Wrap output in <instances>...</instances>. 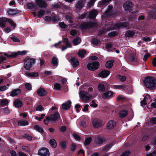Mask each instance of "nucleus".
<instances>
[{"label": "nucleus", "mask_w": 156, "mask_h": 156, "mask_svg": "<svg viewBox=\"0 0 156 156\" xmlns=\"http://www.w3.org/2000/svg\"><path fill=\"white\" fill-rule=\"evenodd\" d=\"M111 25L110 24H107V26L109 25V27L100 31V34H104L107 31L111 30L113 29H118L121 27H126L129 29L130 28L129 23L127 22L118 23L115 24L113 27L112 26V24Z\"/></svg>", "instance_id": "obj_1"}, {"label": "nucleus", "mask_w": 156, "mask_h": 156, "mask_svg": "<svg viewBox=\"0 0 156 156\" xmlns=\"http://www.w3.org/2000/svg\"><path fill=\"white\" fill-rule=\"evenodd\" d=\"M144 83L145 87L150 89L156 87V80L153 77L148 76L146 78Z\"/></svg>", "instance_id": "obj_2"}, {"label": "nucleus", "mask_w": 156, "mask_h": 156, "mask_svg": "<svg viewBox=\"0 0 156 156\" xmlns=\"http://www.w3.org/2000/svg\"><path fill=\"white\" fill-rule=\"evenodd\" d=\"M79 96L81 98L82 101L85 103L88 102L91 99L94 98L93 95L88 93L84 90H81L79 92ZM95 96L94 97H95Z\"/></svg>", "instance_id": "obj_3"}, {"label": "nucleus", "mask_w": 156, "mask_h": 156, "mask_svg": "<svg viewBox=\"0 0 156 156\" xmlns=\"http://www.w3.org/2000/svg\"><path fill=\"white\" fill-rule=\"evenodd\" d=\"M60 118L59 113L58 112H55L51 114L50 117L47 116L46 119L44 120V122L45 124L47 125L48 124L49 121H50L57 122L58 121Z\"/></svg>", "instance_id": "obj_4"}, {"label": "nucleus", "mask_w": 156, "mask_h": 156, "mask_svg": "<svg viewBox=\"0 0 156 156\" xmlns=\"http://www.w3.org/2000/svg\"><path fill=\"white\" fill-rule=\"evenodd\" d=\"M97 26L96 22H85L81 23L79 26V27L81 30H85Z\"/></svg>", "instance_id": "obj_5"}, {"label": "nucleus", "mask_w": 156, "mask_h": 156, "mask_svg": "<svg viewBox=\"0 0 156 156\" xmlns=\"http://www.w3.org/2000/svg\"><path fill=\"white\" fill-rule=\"evenodd\" d=\"M35 61L34 58H26L24 60L23 67L25 69L27 70H30L32 67V65Z\"/></svg>", "instance_id": "obj_6"}, {"label": "nucleus", "mask_w": 156, "mask_h": 156, "mask_svg": "<svg viewBox=\"0 0 156 156\" xmlns=\"http://www.w3.org/2000/svg\"><path fill=\"white\" fill-rule=\"evenodd\" d=\"M99 67V63L97 62H90L87 65V67L89 70L94 71L97 69Z\"/></svg>", "instance_id": "obj_7"}, {"label": "nucleus", "mask_w": 156, "mask_h": 156, "mask_svg": "<svg viewBox=\"0 0 156 156\" xmlns=\"http://www.w3.org/2000/svg\"><path fill=\"white\" fill-rule=\"evenodd\" d=\"M38 154L40 156H49L50 153L48 149L42 147L39 150Z\"/></svg>", "instance_id": "obj_8"}, {"label": "nucleus", "mask_w": 156, "mask_h": 156, "mask_svg": "<svg viewBox=\"0 0 156 156\" xmlns=\"http://www.w3.org/2000/svg\"><path fill=\"white\" fill-rule=\"evenodd\" d=\"M123 7L126 12H130L133 7V3L127 1L123 5Z\"/></svg>", "instance_id": "obj_9"}, {"label": "nucleus", "mask_w": 156, "mask_h": 156, "mask_svg": "<svg viewBox=\"0 0 156 156\" xmlns=\"http://www.w3.org/2000/svg\"><path fill=\"white\" fill-rule=\"evenodd\" d=\"M92 123L93 126L95 128H99L102 126L101 121L98 119L92 120Z\"/></svg>", "instance_id": "obj_10"}, {"label": "nucleus", "mask_w": 156, "mask_h": 156, "mask_svg": "<svg viewBox=\"0 0 156 156\" xmlns=\"http://www.w3.org/2000/svg\"><path fill=\"white\" fill-rule=\"evenodd\" d=\"M113 8V7L111 5H109L108 6V9L105 12L104 15L105 16H113L115 15V14L112 10Z\"/></svg>", "instance_id": "obj_11"}, {"label": "nucleus", "mask_w": 156, "mask_h": 156, "mask_svg": "<svg viewBox=\"0 0 156 156\" xmlns=\"http://www.w3.org/2000/svg\"><path fill=\"white\" fill-rule=\"evenodd\" d=\"M36 4L40 8H46L47 6V3L45 1L43 0H36Z\"/></svg>", "instance_id": "obj_12"}, {"label": "nucleus", "mask_w": 156, "mask_h": 156, "mask_svg": "<svg viewBox=\"0 0 156 156\" xmlns=\"http://www.w3.org/2000/svg\"><path fill=\"white\" fill-rule=\"evenodd\" d=\"M37 93L38 95L41 97L45 96L47 94V91L44 88L41 87L37 90Z\"/></svg>", "instance_id": "obj_13"}, {"label": "nucleus", "mask_w": 156, "mask_h": 156, "mask_svg": "<svg viewBox=\"0 0 156 156\" xmlns=\"http://www.w3.org/2000/svg\"><path fill=\"white\" fill-rule=\"evenodd\" d=\"M98 13L97 11L95 9H93L89 12L88 15V17L90 19H94Z\"/></svg>", "instance_id": "obj_14"}, {"label": "nucleus", "mask_w": 156, "mask_h": 156, "mask_svg": "<svg viewBox=\"0 0 156 156\" xmlns=\"http://www.w3.org/2000/svg\"><path fill=\"white\" fill-rule=\"evenodd\" d=\"M71 102L69 100L62 105V108L63 109L67 110L69 109L71 106Z\"/></svg>", "instance_id": "obj_15"}, {"label": "nucleus", "mask_w": 156, "mask_h": 156, "mask_svg": "<svg viewBox=\"0 0 156 156\" xmlns=\"http://www.w3.org/2000/svg\"><path fill=\"white\" fill-rule=\"evenodd\" d=\"M71 63L73 67H76L79 64L78 61L76 58L72 57L70 59Z\"/></svg>", "instance_id": "obj_16"}, {"label": "nucleus", "mask_w": 156, "mask_h": 156, "mask_svg": "<svg viewBox=\"0 0 156 156\" xmlns=\"http://www.w3.org/2000/svg\"><path fill=\"white\" fill-rule=\"evenodd\" d=\"M116 123L115 121L111 120L107 124V128L108 129H113L116 126Z\"/></svg>", "instance_id": "obj_17"}, {"label": "nucleus", "mask_w": 156, "mask_h": 156, "mask_svg": "<svg viewBox=\"0 0 156 156\" xmlns=\"http://www.w3.org/2000/svg\"><path fill=\"white\" fill-rule=\"evenodd\" d=\"M25 74L27 76L30 77H35L39 76V73L37 72H27Z\"/></svg>", "instance_id": "obj_18"}, {"label": "nucleus", "mask_w": 156, "mask_h": 156, "mask_svg": "<svg viewBox=\"0 0 156 156\" xmlns=\"http://www.w3.org/2000/svg\"><path fill=\"white\" fill-rule=\"evenodd\" d=\"M110 73V72L107 70H103L101 71L99 74V76L102 78L107 77Z\"/></svg>", "instance_id": "obj_19"}, {"label": "nucleus", "mask_w": 156, "mask_h": 156, "mask_svg": "<svg viewBox=\"0 0 156 156\" xmlns=\"http://www.w3.org/2000/svg\"><path fill=\"white\" fill-rule=\"evenodd\" d=\"M113 94V93L112 91H108L103 94L102 95V98L106 99L111 97Z\"/></svg>", "instance_id": "obj_20"}, {"label": "nucleus", "mask_w": 156, "mask_h": 156, "mask_svg": "<svg viewBox=\"0 0 156 156\" xmlns=\"http://www.w3.org/2000/svg\"><path fill=\"white\" fill-rule=\"evenodd\" d=\"M6 22H7V18H0V27L2 28L5 27L6 26L5 23Z\"/></svg>", "instance_id": "obj_21"}, {"label": "nucleus", "mask_w": 156, "mask_h": 156, "mask_svg": "<svg viewBox=\"0 0 156 156\" xmlns=\"http://www.w3.org/2000/svg\"><path fill=\"white\" fill-rule=\"evenodd\" d=\"M135 34V32L131 30H127L126 33L125 37H132Z\"/></svg>", "instance_id": "obj_22"}, {"label": "nucleus", "mask_w": 156, "mask_h": 156, "mask_svg": "<svg viewBox=\"0 0 156 156\" xmlns=\"http://www.w3.org/2000/svg\"><path fill=\"white\" fill-rule=\"evenodd\" d=\"M128 113V112L127 110H123L119 112V115L121 118H124L127 116Z\"/></svg>", "instance_id": "obj_23"}, {"label": "nucleus", "mask_w": 156, "mask_h": 156, "mask_svg": "<svg viewBox=\"0 0 156 156\" xmlns=\"http://www.w3.org/2000/svg\"><path fill=\"white\" fill-rule=\"evenodd\" d=\"M14 105L16 107L20 108L22 106L23 103L20 100L16 99L14 102Z\"/></svg>", "instance_id": "obj_24"}, {"label": "nucleus", "mask_w": 156, "mask_h": 156, "mask_svg": "<svg viewBox=\"0 0 156 156\" xmlns=\"http://www.w3.org/2000/svg\"><path fill=\"white\" fill-rule=\"evenodd\" d=\"M85 2V0H80L77 3L76 7L78 9L81 8L83 7Z\"/></svg>", "instance_id": "obj_25"}, {"label": "nucleus", "mask_w": 156, "mask_h": 156, "mask_svg": "<svg viewBox=\"0 0 156 156\" xmlns=\"http://www.w3.org/2000/svg\"><path fill=\"white\" fill-rule=\"evenodd\" d=\"M21 92V90L20 89H15L12 91L10 94V95L12 97L16 96L20 93Z\"/></svg>", "instance_id": "obj_26"}, {"label": "nucleus", "mask_w": 156, "mask_h": 156, "mask_svg": "<svg viewBox=\"0 0 156 156\" xmlns=\"http://www.w3.org/2000/svg\"><path fill=\"white\" fill-rule=\"evenodd\" d=\"M104 141V139L101 137L98 136L95 139V142L96 144H101Z\"/></svg>", "instance_id": "obj_27"}, {"label": "nucleus", "mask_w": 156, "mask_h": 156, "mask_svg": "<svg viewBox=\"0 0 156 156\" xmlns=\"http://www.w3.org/2000/svg\"><path fill=\"white\" fill-rule=\"evenodd\" d=\"M129 60L132 62H136L138 60L136 56L133 54L130 55L129 57Z\"/></svg>", "instance_id": "obj_28"}, {"label": "nucleus", "mask_w": 156, "mask_h": 156, "mask_svg": "<svg viewBox=\"0 0 156 156\" xmlns=\"http://www.w3.org/2000/svg\"><path fill=\"white\" fill-rule=\"evenodd\" d=\"M18 11L14 9H9L7 10L8 14L11 16H13L17 13Z\"/></svg>", "instance_id": "obj_29"}, {"label": "nucleus", "mask_w": 156, "mask_h": 156, "mask_svg": "<svg viewBox=\"0 0 156 156\" xmlns=\"http://www.w3.org/2000/svg\"><path fill=\"white\" fill-rule=\"evenodd\" d=\"M7 22H9L13 29H15L16 26V24L15 23L14 21L11 19H7Z\"/></svg>", "instance_id": "obj_30"}, {"label": "nucleus", "mask_w": 156, "mask_h": 156, "mask_svg": "<svg viewBox=\"0 0 156 156\" xmlns=\"http://www.w3.org/2000/svg\"><path fill=\"white\" fill-rule=\"evenodd\" d=\"M49 143L51 146L54 147L55 148L57 146V144L56 141L54 139H51L49 141Z\"/></svg>", "instance_id": "obj_31"}, {"label": "nucleus", "mask_w": 156, "mask_h": 156, "mask_svg": "<svg viewBox=\"0 0 156 156\" xmlns=\"http://www.w3.org/2000/svg\"><path fill=\"white\" fill-rule=\"evenodd\" d=\"M81 40L80 38H77L74 39L73 41V43L75 45H78L80 43Z\"/></svg>", "instance_id": "obj_32"}, {"label": "nucleus", "mask_w": 156, "mask_h": 156, "mask_svg": "<svg viewBox=\"0 0 156 156\" xmlns=\"http://www.w3.org/2000/svg\"><path fill=\"white\" fill-rule=\"evenodd\" d=\"M0 105L2 106H5L8 105L9 103L8 100L6 99H2L1 100Z\"/></svg>", "instance_id": "obj_33"}, {"label": "nucleus", "mask_w": 156, "mask_h": 156, "mask_svg": "<svg viewBox=\"0 0 156 156\" xmlns=\"http://www.w3.org/2000/svg\"><path fill=\"white\" fill-rule=\"evenodd\" d=\"M34 129L41 133H43L44 132L42 128L37 125H35L34 126Z\"/></svg>", "instance_id": "obj_34"}, {"label": "nucleus", "mask_w": 156, "mask_h": 156, "mask_svg": "<svg viewBox=\"0 0 156 156\" xmlns=\"http://www.w3.org/2000/svg\"><path fill=\"white\" fill-rule=\"evenodd\" d=\"M86 52L85 50H80L79 51L78 53V56L81 58H83L86 54Z\"/></svg>", "instance_id": "obj_35"}, {"label": "nucleus", "mask_w": 156, "mask_h": 156, "mask_svg": "<svg viewBox=\"0 0 156 156\" xmlns=\"http://www.w3.org/2000/svg\"><path fill=\"white\" fill-rule=\"evenodd\" d=\"M18 125L20 126H25L28 125V122L27 121H20L18 122Z\"/></svg>", "instance_id": "obj_36"}, {"label": "nucleus", "mask_w": 156, "mask_h": 156, "mask_svg": "<svg viewBox=\"0 0 156 156\" xmlns=\"http://www.w3.org/2000/svg\"><path fill=\"white\" fill-rule=\"evenodd\" d=\"M51 63L53 66H56L58 64V59L57 58L53 57L51 61Z\"/></svg>", "instance_id": "obj_37"}, {"label": "nucleus", "mask_w": 156, "mask_h": 156, "mask_svg": "<svg viewBox=\"0 0 156 156\" xmlns=\"http://www.w3.org/2000/svg\"><path fill=\"white\" fill-rule=\"evenodd\" d=\"M60 146L62 150L65 149L67 146L66 142L64 141H62L60 142Z\"/></svg>", "instance_id": "obj_38"}, {"label": "nucleus", "mask_w": 156, "mask_h": 156, "mask_svg": "<svg viewBox=\"0 0 156 156\" xmlns=\"http://www.w3.org/2000/svg\"><path fill=\"white\" fill-rule=\"evenodd\" d=\"M116 77L117 78L120 80V81L122 82L124 81L126 79V77L125 76H122L120 75H117L116 76Z\"/></svg>", "instance_id": "obj_39"}, {"label": "nucleus", "mask_w": 156, "mask_h": 156, "mask_svg": "<svg viewBox=\"0 0 156 156\" xmlns=\"http://www.w3.org/2000/svg\"><path fill=\"white\" fill-rule=\"evenodd\" d=\"M113 62L112 61H109L106 62L105 65L108 68H110L113 66Z\"/></svg>", "instance_id": "obj_40"}, {"label": "nucleus", "mask_w": 156, "mask_h": 156, "mask_svg": "<svg viewBox=\"0 0 156 156\" xmlns=\"http://www.w3.org/2000/svg\"><path fill=\"white\" fill-rule=\"evenodd\" d=\"M113 144H109L106 145L105 147L102 150L103 151H107L110 148H111Z\"/></svg>", "instance_id": "obj_41"}, {"label": "nucleus", "mask_w": 156, "mask_h": 156, "mask_svg": "<svg viewBox=\"0 0 156 156\" xmlns=\"http://www.w3.org/2000/svg\"><path fill=\"white\" fill-rule=\"evenodd\" d=\"M45 13V11L43 9H41L37 12V15L38 17H41L43 16Z\"/></svg>", "instance_id": "obj_42"}, {"label": "nucleus", "mask_w": 156, "mask_h": 156, "mask_svg": "<svg viewBox=\"0 0 156 156\" xmlns=\"http://www.w3.org/2000/svg\"><path fill=\"white\" fill-rule=\"evenodd\" d=\"M76 148V144L74 143H72L70 146V149L73 152H74Z\"/></svg>", "instance_id": "obj_43"}, {"label": "nucleus", "mask_w": 156, "mask_h": 156, "mask_svg": "<svg viewBox=\"0 0 156 156\" xmlns=\"http://www.w3.org/2000/svg\"><path fill=\"white\" fill-rule=\"evenodd\" d=\"M92 139L91 137H88L85 139L84 144L85 145L89 144L92 140Z\"/></svg>", "instance_id": "obj_44"}, {"label": "nucleus", "mask_w": 156, "mask_h": 156, "mask_svg": "<svg viewBox=\"0 0 156 156\" xmlns=\"http://www.w3.org/2000/svg\"><path fill=\"white\" fill-rule=\"evenodd\" d=\"M98 90L101 91H104L105 90V87L103 84H99L98 86Z\"/></svg>", "instance_id": "obj_45"}, {"label": "nucleus", "mask_w": 156, "mask_h": 156, "mask_svg": "<svg viewBox=\"0 0 156 156\" xmlns=\"http://www.w3.org/2000/svg\"><path fill=\"white\" fill-rule=\"evenodd\" d=\"M110 1V0H102L100 2V3L102 5H107L108 4Z\"/></svg>", "instance_id": "obj_46"}, {"label": "nucleus", "mask_w": 156, "mask_h": 156, "mask_svg": "<svg viewBox=\"0 0 156 156\" xmlns=\"http://www.w3.org/2000/svg\"><path fill=\"white\" fill-rule=\"evenodd\" d=\"M23 137L25 139L28 140H31L33 138L31 136L27 134H24L23 136Z\"/></svg>", "instance_id": "obj_47"}, {"label": "nucleus", "mask_w": 156, "mask_h": 156, "mask_svg": "<svg viewBox=\"0 0 156 156\" xmlns=\"http://www.w3.org/2000/svg\"><path fill=\"white\" fill-rule=\"evenodd\" d=\"M114 88L117 89H124L125 87V86L123 85H114L113 86Z\"/></svg>", "instance_id": "obj_48"}, {"label": "nucleus", "mask_w": 156, "mask_h": 156, "mask_svg": "<svg viewBox=\"0 0 156 156\" xmlns=\"http://www.w3.org/2000/svg\"><path fill=\"white\" fill-rule=\"evenodd\" d=\"M54 88L56 90H60L61 88V85L58 83H56L54 84Z\"/></svg>", "instance_id": "obj_49"}, {"label": "nucleus", "mask_w": 156, "mask_h": 156, "mask_svg": "<svg viewBox=\"0 0 156 156\" xmlns=\"http://www.w3.org/2000/svg\"><path fill=\"white\" fill-rule=\"evenodd\" d=\"M91 42L93 44L97 45L100 43V41L98 39H94L92 40Z\"/></svg>", "instance_id": "obj_50"}, {"label": "nucleus", "mask_w": 156, "mask_h": 156, "mask_svg": "<svg viewBox=\"0 0 156 156\" xmlns=\"http://www.w3.org/2000/svg\"><path fill=\"white\" fill-rule=\"evenodd\" d=\"M64 41L66 44V45L67 47L71 48V44L69 42L67 38H65L64 39Z\"/></svg>", "instance_id": "obj_51"}, {"label": "nucleus", "mask_w": 156, "mask_h": 156, "mask_svg": "<svg viewBox=\"0 0 156 156\" xmlns=\"http://www.w3.org/2000/svg\"><path fill=\"white\" fill-rule=\"evenodd\" d=\"M26 88L29 90H30L31 89L32 86L31 84L29 83H27L25 85Z\"/></svg>", "instance_id": "obj_52"}, {"label": "nucleus", "mask_w": 156, "mask_h": 156, "mask_svg": "<svg viewBox=\"0 0 156 156\" xmlns=\"http://www.w3.org/2000/svg\"><path fill=\"white\" fill-rule=\"evenodd\" d=\"M11 39L14 42H20V40L17 37L14 36H12L11 37Z\"/></svg>", "instance_id": "obj_53"}, {"label": "nucleus", "mask_w": 156, "mask_h": 156, "mask_svg": "<svg viewBox=\"0 0 156 156\" xmlns=\"http://www.w3.org/2000/svg\"><path fill=\"white\" fill-rule=\"evenodd\" d=\"M59 26L61 28L64 29L66 28L67 27V25L65 24L63 22L59 23Z\"/></svg>", "instance_id": "obj_54"}, {"label": "nucleus", "mask_w": 156, "mask_h": 156, "mask_svg": "<svg viewBox=\"0 0 156 156\" xmlns=\"http://www.w3.org/2000/svg\"><path fill=\"white\" fill-rule=\"evenodd\" d=\"M150 16L154 17V18H156V11H154L150 13H149Z\"/></svg>", "instance_id": "obj_55"}, {"label": "nucleus", "mask_w": 156, "mask_h": 156, "mask_svg": "<svg viewBox=\"0 0 156 156\" xmlns=\"http://www.w3.org/2000/svg\"><path fill=\"white\" fill-rule=\"evenodd\" d=\"M117 34L115 31H112L109 33L108 34V36L110 37H112L115 36L117 35Z\"/></svg>", "instance_id": "obj_56"}, {"label": "nucleus", "mask_w": 156, "mask_h": 156, "mask_svg": "<svg viewBox=\"0 0 156 156\" xmlns=\"http://www.w3.org/2000/svg\"><path fill=\"white\" fill-rule=\"evenodd\" d=\"M95 1L96 0H90L87 4L88 6L89 7L93 5Z\"/></svg>", "instance_id": "obj_57"}, {"label": "nucleus", "mask_w": 156, "mask_h": 156, "mask_svg": "<svg viewBox=\"0 0 156 156\" xmlns=\"http://www.w3.org/2000/svg\"><path fill=\"white\" fill-rule=\"evenodd\" d=\"M125 99V97L122 95H119L117 98L116 99L117 101H121Z\"/></svg>", "instance_id": "obj_58"}, {"label": "nucleus", "mask_w": 156, "mask_h": 156, "mask_svg": "<svg viewBox=\"0 0 156 156\" xmlns=\"http://www.w3.org/2000/svg\"><path fill=\"white\" fill-rule=\"evenodd\" d=\"M59 129L61 132H65L66 130V127L65 126H62Z\"/></svg>", "instance_id": "obj_59"}, {"label": "nucleus", "mask_w": 156, "mask_h": 156, "mask_svg": "<svg viewBox=\"0 0 156 156\" xmlns=\"http://www.w3.org/2000/svg\"><path fill=\"white\" fill-rule=\"evenodd\" d=\"M90 106L94 108H96L98 106V105L95 103L94 100H93L90 104Z\"/></svg>", "instance_id": "obj_60"}, {"label": "nucleus", "mask_w": 156, "mask_h": 156, "mask_svg": "<svg viewBox=\"0 0 156 156\" xmlns=\"http://www.w3.org/2000/svg\"><path fill=\"white\" fill-rule=\"evenodd\" d=\"M106 48L108 50H110L112 46V43L107 44L106 45Z\"/></svg>", "instance_id": "obj_61"}, {"label": "nucleus", "mask_w": 156, "mask_h": 156, "mask_svg": "<svg viewBox=\"0 0 156 156\" xmlns=\"http://www.w3.org/2000/svg\"><path fill=\"white\" fill-rule=\"evenodd\" d=\"M71 16L69 15H66L65 17L66 19L70 23H73V22L71 20Z\"/></svg>", "instance_id": "obj_62"}, {"label": "nucleus", "mask_w": 156, "mask_h": 156, "mask_svg": "<svg viewBox=\"0 0 156 156\" xmlns=\"http://www.w3.org/2000/svg\"><path fill=\"white\" fill-rule=\"evenodd\" d=\"M150 122L151 123L154 124H156V117L152 118L150 120Z\"/></svg>", "instance_id": "obj_63"}, {"label": "nucleus", "mask_w": 156, "mask_h": 156, "mask_svg": "<svg viewBox=\"0 0 156 156\" xmlns=\"http://www.w3.org/2000/svg\"><path fill=\"white\" fill-rule=\"evenodd\" d=\"M156 155V151H154L152 153L147 154L146 156H155Z\"/></svg>", "instance_id": "obj_64"}]
</instances>
